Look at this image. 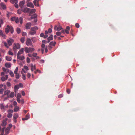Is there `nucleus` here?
I'll return each instance as SVG.
<instances>
[{
  "label": "nucleus",
  "mask_w": 135,
  "mask_h": 135,
  "mask_svg": "<svg viewBox=\"0 0 135 135\" xmlns=\"http://www.w3.org/2000/svg\"><path fill=\"white\" fill-rule=\"evenodd\" d=\"M57 31H60L62 29V27L59 25L58 27Z\"/></svg>",
  "instance_id": "obj_42"
},
{
  "label": "nucleus",
  "mask_w": 135,
  "mask_h": 135,
  "mask_svg": "<svg viewBox=\"0 0 135 135\" xmlns=\"http://www.w3.org/2000/svg\"><path fill=\"white\" fill-rule=\"evenodd\" d=\"M22 78L24 80H25L26 79V77L25 75L23 74H22Z\"/></svg>",
  "instance_id": "obj_55"
},
{
  "label": "nucleus",
  "mask_w": 135,
  "mask_h": 135,
  "mask_svg": "<svg viewBox=\"0 0 135 135\" xmlns=\"http://www.w3.org/2000/svg\"><path fill=\"white\" fill-rule=\"evenodd\" d=\"M75 26L77 28H79L80 26L79 24L78 23H76L75 24Z\"/></svg>",
  "instance_id": "obj_53"
},
{
  "label": "nucleus",
  "mask_w": 135,
  "mask_h": 135,
  "mask_svg": "<svg viewBox=\"0 0 135 135\" xmlns=\"http://www.w3.org/2000/svg\"><path fill=\"white\" fill-rule=\"evenodd\" d=\"M17 3H15L14 4L16 8H18V5L17 4Z\"/></svg>",
  "instance_id": "obj_62"
},
{
  "label": "nucleus",
  "mask_w": 135,
  "mask_h": 135,
  "mask_svg": "<svg viewBox=\"0 0 135 135\" xmlns=\"http://www.w3.org/2000/svg\"><path fill=\"white\" fill-rule=\"evenodd\" d=\"M9 27H7L5 29V32L6 33H8L9 32Z\"/></svg>",
  "instance_id": "obj_34"
},
{
  "label": "nucleus",
  "mask_w": 135,
  "mask_h": 135,
  "mask_svg": "<svg viewBox=\"0 0 135 135\" xmlns=\"http://www.w3.org/2000/svg\"><path fill=\"white\" fill-rule=\"evenodd\" d=\"M66 91L69 94L70 93V90L68 89H67L66 90Z\"/></svg>",
  "instance_id": "obj_64"
},
{
  "label": "nucleus",
  "mask_w": 135,
  "mask_h": 135,
  "mask_svg": "<svg viewBox=\"0 0 135 135\" xmlns=\"http://www.w3.org/2000/svg\"><path fill=\"white\" fill-rule=\"evenodd\" d=\"M24 4L25 2L24 1H21L19 3L20 7L22 8L23 7Z\"/></svg>",
  "instance_id": "obj_13"
},
{
  "label": "nucleus",
  "mask_w": 135,
  "mask_h": 135,
  "mask_svg": "<svg viewBox=\"0 0 135 135\" xmlns=\"http://www.w3.org/2000/svg\"><path fill=\"white\" fill-rule=\"evenodd\" d=\"M21 97V95L20 93H18L17 94V98H20Z\"/></svg>",
  "instance_id": "obj_46"
},
{
  "label": "nucleus",
  "mask_w": 135,
  "mask_h": 135,
  "mask_svg": "<svg viewBox=\"0 0 135 135\" xmlns=\"http://www.w3.org/2000/svg\"><path fill=\"white\" fill-rule=\"evenodd\" d=\"M30 115L28 114L26 115L25 116V118H26L27 120L28 119L30 118Z\"/></svg>",
  "instance_id": "obj_45"
},
{
  "label": "nucleus",
  "mask_w": 135,
  "mask_h": 135,
  "mask_svg": "<svg viewBox=\"0 0 135 135\" xmlns=\"http://www.w3.org/2000/svg\"><path fill=\"white\" fill-rule=\"evenodd\" d=\"M9 130L10 128H9V127L5 129V132L7 133H9Z\"/></svg>",
  "instance_id": "obj_38"
},
{
  "label": "nucleus",
  "mask_w": 135,
  "mask_h": 135,
  "mask_svg": "<svg viewBox=\"0 0 135 135\" xmlns=\"http://www.w3.org/2000/svg\"><path fill=\"white\" fill-rule=\"evenodd\" d=\"M38 27L37 26H35L32 27L31 28V30L32 31H36L38 29Z\"/></svg>",
  "instance_id": "obj_14"
},
{
  "label": "nucleus",
  "mask_w": 135,
  "mask_h": 135,
  "mask_svg": "<svg viewBox=\"0 0 135 135\" xmlns=\"http://www.w3.org/2000/svg\"><path fill=\"white\" fill-rule=\"evenodd\" d=\"M16 31L17 33L19 34L21 32V30L19 27H17L16 29Z\"/></svg>",
  "instance_id": "obj_28"
},
{
  "label": "nucleus",
  "mask_w": 135,
  "mask_h": 135,
  "mask_svg": "<svg viewBox=\"0 0 135 135\" xmlns=\"http://www.w3.org/2000/svg\"><path fill=\"white\" fill-rule=\"evenodd\" d=\"M2 69L4 71L6 72L7 73H8L9 72V69H6L3 67L2 68Z\"/></svg>",
  "instance_id": "obj_17"
},
{
  "label": "nucleus",
  "mask_w": 135,
  "mask_h": 135,
  "mask_svg": "<svg viewBox=\"0 0 135 135\" xmlns=\"http://www.w3.org/2000/svg\"><path fill=\"white\" fill-rule=\"evenodd\" d=\"M30 9L29 8L26 7L24 8H22L21 9V10L25 13H26L30 11Z\"/></svg>",
  "instance_id": "obj_5"
},
{
  "label": "nucleus",
  "mask_w": 135,
  "mask_h": 135,
  "mask_svg": "<svg viewBox=\"0 0 135 135\" xmlns=\"http://www.w3.org/2000/svg\"><path fill=\"white\" fill-rule=\"evenodd\" d=\"M10 91L9 90H7L5 91L4 93V95H8V94L10 93Z\"/></svg>",
  "instance_id": "obj_20"
},
{
  "label": "nucleus",
  "mask_w": 135,
  "mask_h": 135,
  "mask_svg": "<svg viewBox=\"0 0 135 135\" xmlns=\"http://www.w3.org/2000/svg\"><path fill=\"white\" fill-rule=\"evenodd\" d=\"M36 33V32L35 31H30V32H29L30 34L31 35H34Z\"/></svg>",
  "instance_id": "obj_35"
},
{
  "label": "nucleus",
  "mask_w": 135,
  "mask_h": 135,
  "mask_svg": "<svg viewBox=\"0 0 135 135\" xmlns=\"http://www.w3.org/2000/svg\"><path fill=\"white\" fill-rule=\"evenodd\" d=\"M12 114L10 113H9L7 114V117L8 118H10L12 117Z\"/></svg>",
  "instance_id": "obj_37"
},
{
  "label": "nucleus",
  "mask_w": 135,
  "mask_h": 135,
  "mask_svg": "<svg viewBox=\"0 0 135 135\" xmlns=\"http://www.w3.org/2000/svg\"><path fill=\"white\" fill-rule=\"evenodd\" d=\"M7 27H9V31H11V33H13L14 32V30L13 27L12 26H9V25H7Z\"/></svg>",
  "instance_id": "obj_11"
},
{
  "label": "nucleus",
  "mask_w": 135,
  "mask_h": 135,
  "mask_svg": "<svg viewBox=\"0 0 135 135\" xmlns=\"http://www.w3.org/2000/svg\"><path fill=\"white\" fill-rule=\"evenodd\" d=\"M14 45H15V46L13 47V49L14 50L15 48L17 49H19L20 47V45L18 43H17V44H16L15 43Z\"/></svg>",
  "instance_id": "obj_6"
},
{
  "label": "nucleus",
  "mask_w": 135,
  "mask_h": 135,
  "mask_svg": "<svg viewBox=\"0 0 135 135\" xmlns=\"http://www.w3.org/2000/svg\"><path fill=\"white\" fill-rule=\"evenodd\" d=\"M26 44L27 46L32 45V43L31 40L29 38H27L26 42Z\"/></svg>",
  "instance_id": "obj_2"
},
{
  "label": "nucleus",
  "mask_w": 135,
  "mask_h": 135,
  "mask_svg": "<svg viewBox=\"0 0 135 135\" xmlns=\"http://www.w3.org/2000/svg\"><path fill=\"white\" fill-rule=\"evenodd\" d=\"M6 59L8 61H10L11 60L12 58L11 57L8 56H6Z\"/></svg>",
  "instance_id": "obj_24"
},
{
  "label": "nucleus",
  "mask_w": 135,
  "mask_h": 135,
  "mask_svg": "<svg viewBox=\"0 0 135 135\" xmlns=\"http://www.w3.org/2000/svg\"><path fill=\"white\" fill-rule=\"evenodd\" d=\"M4 45L7 48H8L9 47V46L8 45L7 43L5 42H4Z\"/></svg>",
  "instance_id": "obj_39"
},
{
  "label": "nucleus",
  "mask_w": 135,
  "mask_h": 135,
  "mask_svg": "<svg viewBox=\"0 0 135 135\" xmlns=\"http://www.w3.org/2000/svg\"><path fill=\"white\" fill-rule=\"evenodd\" d=\"M31 25V23L30 22L27 23L26 25V27L27 29H29Z\"/></svg>",
  "instance_id": "obj_8"
},
{
  "label": "nucleus",
  "mask_w": 135,
  "mask_h": 135,
  "mask_svg": "<svg viewBox=\"0 0 135 135\" xmlns=\"http://www.w3.org/2000/svg\"><path fill=\"white\" fill-rule=\"evenodd\" d=\"M33 3L34 5L35 6H37V7L39 6V4L38 3V0H35L33 1Z\"/></svg>",
  "instance_id": "obj_12"
},
{
  "label": "nucleus",
  "mask_w": 135,
  "mask_h": 135,
  "mask_svg": "<svg viewBox=\"0 0 135 135\" xmlns=\"http://www.w3.org/2000/svg\"><path fill=\"white\" fill-rule=\"evenodd\" d=\"M24 49L22 48L21 50L18 52L17 55H20L21 54H22L24 52Z\"/></svg>",
  "instance_id": "obj_7"
},
{
  "label": "nucleus",
  "mask_w": 135,
  "mask_h": 135,
  "mask_svg": "<svg viewBox=\"0 0 135 135\" xmlns=\"http://www.w3.org/2000/svg\"><path fill=\"white\" fill-rule=\"evenodd\" d=\"M14 93L13 92H12L10 95L9 96H8L7 97L8 98H9V97H10V98H13V97H14Z\"/></svg>",
  "instance_id": "obj_16"
},
{
  "label": "nucleus",
  "mask_w": 135,
  "mask_h": 135,
  "mask_svg": "<svg viewBox=\"0 0 135 135\" xmlns=\"http://www.w3.org/2000/svg\"><path fill=\"white\" fill-rule=\"evenodd\" d=\"M19 88V85H16L15 86L14 89H15V90H18Z\"/></svg>",
  "instance_id": "obj_31"
},
{
  "label": "nucleus",
  "mask_w": 135,
  "mask_h": 135,
  "mask_svg": "<svg viewBox=\"0 0 135 135\" xmlns=\"http://www.w3.org/2000/svg\"><path fill=\"white\" fill-rule=\"evenodd\" d=\"M1 36H2L3 37V38L4 39H5L6 38V36L4 33H3V34H2Z\"/></svg>",
  "instance_id": "obj_49"
},
{
  "label": "nucleus",
  "mask_w": 135,
  "mask_h": 135,
  "mask_svg": "<svg viewBox=\"0 0 135 135\" xmlns=\"http://www.w3.org/2000/svg\"><path fill=\"white\" fill-rule=\"evenodd\" d=\"M17 100L18 103H20L21 102L20 98H17Z\"/></svg>",
  "instance_id": "obj_63"
},
{
  "label": "nucleus",
  "mask_w": 135,
  "mask_h": 135,
  "mask_svg": "<svg viewBox=\"0 0 135 135\" xmlns=\"http://www.w3.org/2000/svg\"><path fill=\"white\" fill-rule=\"evenodd\" d=\"M27 7H31L32 8H34V6L33 4L31 2H28L27 4Z\"/></svg>",
  "instance_id": "obj_9"
},
{
  "label": "nucleus",
  "mask_w": 135,
  "mask_h": 135,
  "mask_svg": "<svg viewBox=\"0 0 135 135\" xmlns=\"http://www.w3.org/2000/svg\"><path fill=\"white\" fill-rule=\"evenodd\" d=\"M10 2L12 3H18L17 0H12L10 1Z\"/></svg>",
  "instance_id": "obj_27"
},
{
  "label": "nucleus",
  "mask_w": 135,
  "mask_h": 135,
  "mask_svg": "<svg viewBox=\"0 0 135 135\" xmlns=\"http://www.w3.org/2000/svg\"><path fill=\"white\" fill-rule=\"evenodd\" d=\"M5 127H3V128H2L1 129V133H4V129H5Z\"/></svg>",
  "instance_id": "obj_58"
},
{
  "label": "nucleus",
  "mask_w": 135,
  "mask_h": 135,
  "mask_svg": "<svg viewBox=\"0 0 135 135\" xmlns=\"http://www.w3.org/2000/svg\"><path fill=\"white\" fill-rule=\"evenodd\" d=\"M56 35L58 36H60L61 34V32H57L56 33Z\"/></svg>",
  "instance_id": "obj_48"
},
{
  "label": "nucleus",
  "mask_w": 135,
  "mask_h": 135,
  "mask_svg": "<svg viewBox=\"0 0 135 135\" xmlns=\"http://www.w3.org/2000/svg\"><path fill=\"white\" fill-rule=\"evenodd\" d=\"M22 35L23 36H25L27 35V33L26 32H23L22 33Z\"/></svg>",
  "instance_id": "obj_52"
},
{
  "label": "nucleus",
  "mask_w": 135,
  "mask_h": 135,
  "mask_svg": "<svg viewBox=\"0 0 135 135\" xmlns=\"http://www.w3.org/2000/svg\"><path fill=\"white\" fill-rule=\"evenodd\" d=\"M53 35H51L47 39L48 40V41L47 42V43H49L50 42V40H52L53 39Z\"/></svg>",
  "instance_id": "obj_15"
},
{
  "label": "nucleus",
  "mask_w": 135,
  "mask_h": 135,
  "mask_svg": "<svg viewBox=\"0 0 135 135\" xmlns=\"http://www.w3.org/2000/svg\"><path fill=\"white\" fill-rule=\"evenodd\" d=\"M9 73L10 75L12 77H13L14 76V74H13V73L12 71H10Z\"/></svg>",
  "instance_id": "obj_40"
},
{
  "label": "nucleus",
  "mask_w": 135,
  "mask_h": 135,
  "mask_svg": "<svg viewBox=\"0 0 135 135\" xmlns=\"http://www.w3.org/2000/svg\"><path fill=\"white\" fill-rule=\"evenodd\" d=\"M7 122L5 120H3L1 124V126H5L7 124Z\"/></svg>",
  "instance_id": "obj_18"
},
{
  "label": "nucleus",
  "mask_w": 135,
  "mask_h": 135,
  "mask_svg": "<svg viewBox=\"0 0 135 135\" xmlns=\"http://www.w3.org/2000/svg\"><path fill=\"white\" fill-rule=\"evenodd\" d=\"M30 61V60L29 58L27 57V62L28 63H29Z\"/></svg>",
  "instance_id": "obj_51"
},
{
  "label": "nucleus",
  "mask_w": 135,
  "mask_h": 135,
  "mask_svg": "<svg viewBox=\"0 0 135 135\" xmlns=\"http://www.w3.org/2000/svg\"><path fill=\"white\" fill-rule=\"evenodd\" d=\"M19 109V107L18 106L15 107L14 108V111L15 112H17Z\"/></svg>",
  "instance_id": "obj_33"
},
{
  "label": "nucleus",
  "mask_w": 135,
  "mask_h": 135,
  "mask_svg": "<svg viewBox=\"0 0 135 135\" xmlns=\"http://www.w3.org/2000/svg\"><path fill=\"white\" fill-rule=\"evenodd\" d=\"M31 70L32 71H33L34 70H36V68L35 65H34V66L33 65V64H31Z\"/></svg>",
  "instance_id": "obj_21"
},
{
  "label": "nucleus",
  "mask_w": 135,
  "mask_h": 135,
  "mask_svg": "<svg viewBox=\"0 0 135 135\" xmlns=\"http://www.w3.org/2000/svg\"><path fill=\"white\" fill-rule=\"evenodd\" d=\"M58 28L57 26V25H55L54 27V29L55 30L57 31Z\"/></svg>",
  "instance_id": "obj_61"
},
{
  "label": "nucleus",
  "mask_w": 135,
  "mask_h": 135,
  "mask_svg": "<svg viewBox=\"0 0 135 135\" xmlns=\"http://www.w3.org/2000/svg\"><path fill=\"white\" fill-rule=\"evenodd\" d=\"M16 74V78L18 79L20 78L19 75L18 74Z\"/></svg>",
  "instance_id": "obj_44"
},
{
  "label": "nucleus",
  "mask_w": 135,
  "mask_h": 135,
  "mask_svg": "<svg viewBox=\"0 0 135 135\" xmlns=\"http://www.w3.org/2000/svg\"><path fill=\"white\" fill-rule=\"evenodd\" d=\"M18 68L17 67L15 70L14 71V73H15V74H17L18 73H17V72L18 71Z\"/></svg>",
  "instance_id": "obj_41"
},
{
  "label": "nucleus",
  "mask_w": 135,
  "mask_h": 135,
  "mask_svg": "<svg viewBox=\"0 0 135 135\" xmlns=\"http://www.w3.org/2000/svg\"><path fill=\"white\" fill-rule=\"evenodd\" d=\"M17 58L21 60H23L25 58V57L23 56H21V55H17Z\"/></svg>",
  "instance_id": "obj_10"
},
{
  "label": "nucleus",
  "mask_w": 135,
  "mask_h": 135,
  "mask_svg": "<svg viewBox=\"0 0 135 135\" xmlns=\"http://www.w3.org/2000/svg\"><path fill=\"white\" fill-rule=\"evenodd\" d=\"M36 10L35 9H31L30 10V13L31 14H32L35 13V12Z\"/></svg>",
  "instance_id": "obj_26"
},
{
  "label": "nucleus",
  "mask_w": 135,
  "mask_h": 135,
  "mask_svg": "<svg viewBox=\"0 0 135 135\" xmlns=\"http://www.w3.org/2000/svg\"><path fill=\"white\" fill-rule=\"evenodd\" d=\"M37 55V53H33L32 54V56L33 57H35Z\"/></svg>",
  "instance_id": "obj_54"
},
{
  "label": "nucleus",
  "mask_w": 135,
  "mask_h": 135,
  "mask_svg": "<svg viewBox=\"0 0 135 135\" xmlns=\"http://www.w3.org/2000/svg\"><path fill=\"white\" fill-rule=\"evenodd\" d=\"M70 27L69 26H68L66 27V29H65L64 30H61V33H64L65 32L67 34H69V31L70 30Z\"/></svg>",
  "instance_id": "obj_1"
},
{
  "label": "nucleus",
  "mask_w": 135,
  "mask_h": 135,
  "mask_svg": "<svg viewBox=\"0 0 135 135\" xmlns=\"http://www.w3.org/2000/svg\"><path fill=\"white\" fill-rule=\"evenodd\" d=\"M18 115L17 113H15L13 116V119H17V118L18 117Z\"/></svg>",
  "instance_id": "obj_29"
},
{
  "label": "nucleus",
  "mask_w": 135,
  "mask_h": 135,
  "mask_svg": "<svg viewBox=\"0 0 135 135\" xmlns=\"http://www.w3.org/2000/svg\"><path fill=\"white\" fill-rule=\"evenodd\" d=\"M8 53L9 55H13V53L11 52L10 51H8Z\"/></svg>",
  "instance_id": "obj_56"
},
{
  "label": "nucleus",
  "mask_w": 135,
  "mask_h": 135,
  "mask_svg": "<svg viewBox=\"0 0 135 135\" xmlns=\"http://www.w3.org/2000/svg\"><path fill=\"white\" fill-rule=\"evenodd\" d=\"M28 49H29V52H31V53L33 51H35V49H34L33 48H31V47H29L28 48Z\"/></svg>",
  "instance_id": "obj_23"
},
{
  "label": "nucleus",
  "mask_w": 135,
  "mask_h": 135,
  "mask_svg": "<svg viewBox=\"0 0 135 135\" xmlns=\"http://www.w3.org/2000/svg\"><path fill=\"white\" fill-rule=\"evenodd\" d=\"M7 85L8 87H9L11 86V84L9 82H7Z\"/></svg>",
  "instance_id": "obj_59"
},
{
  "label": "nucleus",
  "mask_w": 135,
  "mask_h": 135,
  "mask_svg": "<svg viewBox=\"0 0 135 135\" xmlns=\"http://www.w3.org/2000/svg\"><path fill=\"white\" fill-rule=\"evenodd\" d=\"M20 22L21 24H22L23 22V19L21 17H20L19 18Z\"/></svg>",
  "instance_id": "obj_43"
},
{
  "label": "nucleus",
  "mask_w": 135,
  "mask_h": 135,
  "mask_svg": "<svg viewBox=\"0 0 135 135\" xmlns=\"http://www.w3.org/2000/svg\"><path fill=\"white\" fill-rule=\"evenodd\" d=\"M5 66L7 68H10L11 66V64L10 63H6L5 64Z\"/></svg>",
  "instance_id": "obj_19"
},
{
  "label": "nucleus",
  "mask_w": 135,
  "mask_h": 135,
  "mask_svg": "<svg viewBox=\"0 0 135 135\" xmlns=\"http://www.w3.org/2000/svg\"><path fill=\"white\" fill-rule=\"evenodd\" d=\"M4 90L2 88H1L0 89V94H2Z\"/></svg>",
  "instance_id": "obj_50"
},
{
  "label": "nucleus",
  "mask_w": 135,
  "mask_h": 135,
  "mask_svg": "<svg viewBox=\"0 0 135 135\" xmlns=\"http://www.w3.org/2000/svg\"><path fill=\"white\" fill-rule=\"evenodd\" d=\"M56 42L54 41V42L52 41L49 44V45H52L54 46L56 44Z\"/></svg>",
  "instance_id": "obj_30"
},
{
  "label": "nucleus",
  "mask_w": 135,
  "mask_h": 135,
  "mask_svg": "<svg viewBox=\"0 0 135 135\" xmlns=\"http://www.w3.org/2000/svg\"><path fill=\"white\" fill-rule=\"evenodd\" d=\"M21 9H18L17 11V13L19 14H21Z\"/></svg>",
  "instance_id": "obj_60"
},
{
  "label": "nucleus",
  "mask_w": 135,
  "mask_h": 135,
  "mask_svg": "<svg viewBox=\"0 0 135 135\" xmlns=\"http://www.w3.org/2000/svg\"><path fill=\"white\" fill-rule=\"evenodd\" d=\"M25 40V38L24 37H22L20 39V41L22 43H23Z\"/></svg>",
  "instance_id": "obj_32"
},
{
  "label": "nucleus",
  "mask_w": 135,
  "mask_h": 135,
  "mask_svg": "<svg viewBox=\"0 0 135 135\" xmlns=\"http://www.w3.org/2000/svg\"><path fill=\"white\" fill-rule=\"evenodd\" d=\"M7 42L9 46L12 45V44L14 42V40L13 39L10 38L9 39L7 40Z\"/></svg>",
  "instance_id": "obj_3"
},
{
  "label": "nucleus",
  "mask_w": 135,
  "mask_h": 135,
  "mask_svg": "<svg viewBox=\"0 0 135 135\" xmlns=\"http://www.w3.org/2000/svg\"><path fill=\"white\" fill-rule=\"evenodd\" d=\"M24 68L27 70H29L28 67L26 66H24Z\"/></svg>",
  "instance_id": "obj_57"
},
{
  "label": "nucleus",
  "mask_w": 135,
  "mask_h": 135,
  "mask_svg": "<svg viewBox=\"0 0 135 135\" xmlns=\"http://www.w3.org/2000/svg\"><path fill=\"white\" fill-rule=\"evenodd\" d=\"M1 5L2 9H6V6L3 3H1Z\"/></svg>",
  "instance_id": "obj_22"
},
{
  "label": "nucleus",
  "mask_w": 135,
  "mask_h": 135,
  "mask_svg": "<svg viewBox=\"0 0 135 135\" xmlns=\"http://www.w3.org/2000/svg\"><path fill=\"white\" fill-rule=\"evenodd\" d=\"M11 20L12 21H15L16 23H18L19 22L18 17H13L11 18Z\"/></svg>",
  "instance_id": "obj_4"
},
{
  "label": "nucleus",
  "mask_w": 135,
  "mask_h": 135,
  "mask_svg": "<svg viewBox=\"0 0 135 135\" xmlns=\"http://www.w3.org/2000/svg\"><path fill=\"white\" fill-rule=\"evenodd\" d=\"M25 52L26 53H29L28 48V47H26L25 48Z\"/></svg>",
  "instance_id": "obj_36"
},
{
  "label": "nucleus",
  "mask_w": 135,
  "mask_h": 135,
  "mask_svg": "<svg viewBox=\"0 0 135 135\" xmlns=\"http://www.w3.org/2000/svg\"><path fill=\"white\" fill-rule=\"evenodd\" d=\"M37 15L36 14H34L31 16V18L32 19L35 18L37 17Z\"/></svg>",
  "instance_id": "obj_25"
},
{
  "label": "nucleus",
  "mask_w": 135,
  "mask_h": 135,
  "mask_svg": "<svg viewBox=\"0 0 135 135\" xmlns=\"http://www.w3.org/2000/svg\"><path fill=\"white\" fill-rule=\"evenodd\" d=\"M1 80L2 81H5L6 80V79L4 77L2 76L1 78Z\"/></svg>",
  "instance_id": "obj_47"
}]
</instances>
